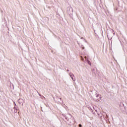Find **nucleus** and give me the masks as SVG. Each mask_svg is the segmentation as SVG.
<instances>
[{"instance_id":"2","label":"nucleus","mask_w":127,"mask_h":127,"mask_svg":"<svg viewBox=\"0 0 127 127\" xmlns=\"http://www.w3.org/2000/svg\"><path fill=\"white\" fill-rule=\"evenodd\" d=\"M94 101L96 102H99V101H101V99H102V96L100 94H96L95 96L93 97Z\"/></svg>"},{"instance_id":"9","label":"nucleus","mask_w":127,"mask_h":127,"mask_svg":"<svg viewBox=\"0 0 127 127\" xmlns=\"http://www.w3.org/2000/svg\"><path fill=\"white\" fill-rule=\"evenodd\" d=\"M79 127H82V125L79 124Z\"/></svg>"},{"instance_id":"3","label":"nucleus","mask_w":127,"mask_h":127,"mask_svg":"<svg viewBox=\"0 0 127 127\" xmlns=\"http://www.w3.org/2000/svg\"><path fill=\"white\" fill-rule=\"evenodd\" d=\"M70 78H71L72 80L75 82L76 81V78H75V76H74V74L73 73H69V74Z\"/></svg>"},{"instance_id":"13","label":"nucleus","mask_w":127,"mask_h":127,"mask_svg":"<svg viewBox=\"0 0 127 127\" xmlns=\"http://www.w3.org/2000/svg\"><path fill=\"white\" fill-rule=\"evenodd\" d=\"M106 117H107V118H108V115H106Z\"/></svg>"},{"instance_id":"6","label":"nucleus","mask_w":127,"mask_h":127,"mask_svg":"<svg viewBox=\"0 0 127 127\" xmlns=\"http://www.w3.org/2000/svg\"><path fill=\"white\" fill-rule=\"evenodd\" d=\"M86 62H87V63H88L89 65H91L92 64L91 62L90 61H89V60H88V59H86Z\"/></svg>"},{"instance_id":"1","label":"nucleus","mask_w":127,"mask_h":127,"mask_svg":"<svg viewBox=\"0 0 127 127\" xmlns=\"http://www.w3.org/2000/svg\"><path fill=\"white\" fill-rule=\"evenodd\" d=\"M65 119L67 121H69V123H74L75 121L74 120V117H73L72 115L70 114L65 115Z\"/></svg>"},{"instance_id":"10","label":"nucleus","mask_w":127,"mask_h":127,"mask_svg":"<svg viewBox=\"0 0 127 127\" xmlns=\"http://www.w3.org/2000/svg\"><path fill=\"white\" fill-rule=\"evenodd\" d=\"M82 48L83 50L85 49V47H82Z\"/></svg>"},{"instance_id":"15","label":"nucleus","mask_w":127,"mask_h":127,"mask_svg":"<svg viewBox=\"0 0 127 127\" xmlns=\"http://www.w3.org/2000/svg\"><path fill=\"white\" fill-rule=\"evenodd\" d=\"M114 34H115V33H114Z\"/></svg>"},{"instance_id":"14","label":"nucleus","mask_w":127,"mask_h":127,"mask_svg":"<svg viewBox=\"0 0 127 127\" xmlns=\"http://www.w3.org/2000/svg\"><path fill=\"white\" fill-rule=\"evenodd\" d=\"M42 97H43V98H44V96H42Z\"/></svg>"},{"instance_id":"7","label":"nucleus","mask_w":127,"mask_h":127,"mask_svg":"<svg viewBox=\"0 0 127 127\" xmlns=\"http://www.w3.org/2000/svg\"><path fill=\"white\" fill-rule=\"evenodd\" d=\"M14 113H17V108L16 107H14Z\"/></svg>"},{"instance_id":"4","label":"nucleus","mask_w":127,"mask_h":127,"mask_svg":"<svg viewBox=\"0 0 127 127\" xmlns=\"http://www.w3.org/2000/svg\"><path fill=\"white\" fill-rule=\"evenodd\" d=\"M18 103L20 104L22 106H23V103H24V100L22 99H19L18 100Z\"/></svg>"},{"instance_id":"12","label":"nucleus","mask_w":127,"mask_h":127,"mask_svg":"<svg viewBox=\"0 0 127 127\" xmlns=\"http://www.w3.org/2000/svg\"><path fill=\"white\" fill-rule=\"evenodd\" d=\"M44 100H46V98H45V97H44Z\"/></svg>"},{"instance_id":"8","label":"nucleus","mask_w":127,"mask_h":127,"mask_svg":"<svg viewBox=\"0 0 127 127\" xmlns=\"http://www.w3.org/2000/svg\"><path fill=\"white\" fill-rule=\"evenodd\" d=\"M37 93L38 94L39 96H40V97H42V96L38 93V91H37Z\"/></svg>"},{"instance_id":"11","label":"nucleus","mask_w":127,"mask_h":127,"mask_svg":"<svg viewBox=\"0 0 127 127\" xmlns=\"http://www.w3.org/2000/svg\"><path fill=\"white\" fill-rule=\"evenodd\" d=\"M67 72H69V69H67Z\"/></svg>"},{"instance_id":"5","label":"nucleus","mask_w":127,"mask_h":127,"mask_svg":"<svg viewBox=\"0 0 127 127\" xmlns=\"http://www.w3.org/2000/svg\"><path fill=\"white\" fill-rule=\"evenodd\" d=\"M57 100H58L59 103H61V102L62 100V98H59L58 97H57Z\"/></svg>"}]
</instances>
